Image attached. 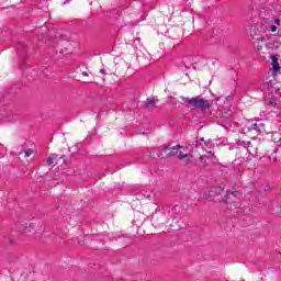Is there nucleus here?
<instances>
[{
	"instance_id": "39448f33",
	"label": "nucleus",
	"mask_w": 281,
	"mask_h": 281,
	"mask_svg": "<svg viewBox=\"0 0 281 281\" xmlns=\"http://www.w3.org/2000/svg\"><path fill=\"white\" fill-rule=\"evenodd\" d=\"M265 27L266 30H268V32H277L278 30V26H276V24H273V22L269 20L265 21Z\"/></svg>"
},
{
	"instance_id": "0eeeda50",
	"label": "nucleus",
	"mask_w": 281,
	"mask_h": 281,
	"mask_svg": "<svg viewBox=\"0 0 281 281\" xmlns=\"http://www.w3.org/2000/svg\"><path fill=\"white\" fill-rule=\"evenodd\" d=\"M271 60H272L273 71L276 72L279 71L281 67H280V63H278V56L271 55Z\"/></svg>"
},
{
	"instance_id": "f3484780",
	"label": "nucleus",
	"mask_w": 281,
	"mask_h": 281,
	"mask_svg": "<svg viewBox=\"0 0 281 281\" xmlns=\"http://www.w3.org/2000/svg\"><path fill=\"white\" fill-rule=\"evenodd\" d=\"M269 104H271V106H273V104H276V99L271 98L269 101H268Z\"/></svg>"
},
{
	"instance_id": "f257e3e1",
	"label": "nucleus",
	"mask_w": 281,
	"mask_h": 281,
	"mask_svg": "<svg viewBox=\"0 0 281 281\" xmlns=\"http://www.w3.org/2000/svg\"><path fill=\"white\" fill-rule=\"evenodd\" d=\"M181 148V146L177 145L173 147H157L153 150V153L150 154V157H158L159 159H166V157H175L178 155L179 159H188V157H190V155L188 154H183L182 151H180L179 149Z\"/></svg>"
},
{
	"instance_id": "393cba45",
	"label": "nucleus",
	"mask_w": 281,
	"mask_h": 281,
	"mask_svg": "<svg viewBox=\"0 0 281 281\" xmlns=\"http://www.w3.org/2000/svg\"><path fill=\"white\" fill-rule=\"evenodd\" d=\"M64 3H69V0H66Z\"/></svg>"
},
{
	"instance_id": "f03ea898",
	"label": "nucleus",
	"mask_w": 281,
	"mask_h": 281,
	"mask_svg": "<svg viewBox=\"0 0 281 281\" xmlns=\"http://www.w3.org/2000/svg\"><path fill=\"white\" fill-rule=\"evenodd\" d=\"M186 102L194 106V109H201L202 111H207V109H212V106H214V101L199 99V97L186 99Z\"/></svg>"
},
{
	"instance_id": "4468645a",
	"label": "nucleus",
	"mask_w": 281,
	"mask_h": 281,
	"mask_svg": "<svg viewBox=\"0 0 281 281\" xmlns=\"http://www.w3.org/2000/svg\"><path fill=\"white\" fill-rule=\"evenodd\" d=\"M24 155H25V157H31L32 155H34V149H32V148L26 149L24 151Z\"/></svg>"
},
{
	"instance_id": "2eb2a0df",
	"label": "nucleus",
	"mask_w": 281,
	"mask_h": 281,
	"mask_svg": "<svg viewBox=\"0 0 281 281\" xmlns=\"http://www.w3.org/2000/svg\"><path fill=\"white\" fill-rule=\"evenodd\" d=\"M46 164H47V166H52V165L54 164V158L49 156V157L46 159Z\"/></svg>"
},
{
	"instance_id": "f8f14e48",
	"label": "nucleus",
	"mask_w": 281,
	"mask_h": 281,
	"mask_svg": "<svg viewBox=\"0 0 281 281\" xmlns=\"http://www.w3.org/2000/svg\"><path fill=\"white\" fill-rule=\"evenodd\" d=\"M260 120H269V113L267 111L260 112Z\"/></svg>"
},
{
	"instance_id": "7ed1b4c3",
	"label": "nucleus",
	"mask_w": 281,
	"mask_h": 281,
	"mask_svg": "<svg viewBox=\"0 0 281 281\" xmlns=\"http://www.w3.org/2000/svg\"><path fill=\"white\" fill-rule=\"evenodd\" d=\"M244 133H251V131H255L257 135H260L261 133H265V123H262L261 120L248 121L246 125L243 128Z\"/></svg>"
},
{
	"instance_id": "a878e982",
	"label": "nucleus",
	"mask_w": 281,
	"mask_h": 281,
	"mask_svg": "<svg viewBox=\"0 0 281 281\" xmlns=\"http://www.w3.org/2000/svg\"><path fill=\"white\" fill-rule=\"evenodd\" d=\"M269 187H270V184L268 183V184H267V188H269Z\"/></svg>"
},
{
	"instance_id": "aec40b11",
	"label": "nucleus",
	"mask_w": 281,
	"mask_h": 281,
	"mask_svg": "<svg viewBox=\"0 0 281 281\" xmlns=\"http://www.w3.org/2000/svg\"><path fill=\"white\" fill-rule=\"evenodd\" d=\"M100 74H104V68H101V69H100Z\"/></svg>"
},
{
	"instance_id": "4be33fe9",
	"label": "nucleus",
	"mask_w": 281,
	"mask_h": 281,
	"mask_svg": "<svg viewBox=\"0 0 281 281\" xmlns=\"http://www.w3.org/2000/svg\"><path fill=\"white\" fill-rule=\"evenodd\" d=\"M200 142H205V138L201 137V138H200Z\"/></svg>"
},
{
	"instance_id": "b1692460",
	"label": "nucleus",
	"mask_w": 281,
	"mask_h": 281,
	"mask_svg": "<svg viewBox=\"0 0 281 281\" xmlns=\"http://www.w3.org/2000/svg\"><path fill=\"white\" fill-rule=\"evenodd\" d=\"M273 161H278V158H277V157H274V158H273Z\"/></svg>"
},
{
	"instance_id": "9d476101",
	"label": "nucleus",
	"mask_w": 281,
	"mask_h": 281,
	"mask_svg": "<svg viewBox=\"0 0 281 281\" xmlns=\"http://www.w3.org/2000/svg\"><path fill=\"white\" fill-rule=\"evenodd\" d=\"M239 146H243V148H246V150H248L249 146H251V142L239 140Z\"/></svg>"
},
{
	"instance_id": "20e7f679",
	"label": "nucleus",
	"mask_w": 281,
	"mask_h": 281,
	"mask_svg": "<svg viewBox=\"0 0 281 281\" xmlns=\"http://www.w3.org/2000/svg\"><path fill=\"white\" fill-rule=\"evenodd\" d=\"M212 159H214V154L212 151L209 153V155H202L200 156V166L203 168H207L212 164Z\"/></svg>"
},
{
	"instance_id": "ddd939ff",
	"label": "nucleus",
	"mask_w": 281,
	"mask_h": 281,
	"mask_svg": "<svg viewBox=\"0 0 281 281\" xmlns=\"http://www.w3.org/2000/svg\"><path fill=\"white\" fill-rule=\"evenodd\" d=\"M171 212L173 214H179V212H181V206L180 205H175L172 209H171Z\"/></svg>"
},
{
	"instance_id": "6e6552de",
	"label": "nucleus",
	"mask_w": 281,
	"mask_h": 281,
	"mask_svg": "<svg viewBox=\"0 0 281 281\" xmlns=\"http://www.w3.org/2000/svg\"><path fill=\"white\" fill-rule=\"evenodd\" d=\"M250 36H251V38L259 41L260 40V30H258L256 27L250 29Z\"/></svg>"
},
{
	"instance_id": "5701e85b",
	"label": "nucleus",
	"mask_w": 281,
	"mask_h": 281,
	"mask_svg": "<svg viewBox=\"0 0 281 281\" xmlns=\"http://www.w3.org/2000/svg\"><path fill=\"white\" fill-rule=\"evenodd\" d=\"M199 146H201V144L196 143L195 147L199 148Z\"/></svg>"
},
{
	"instance_id": "dca6fc26",
	"label": "nucleus",
	"mask_w": 281,
	"mask_h": 281,
	"mask_svg": "<svg viewBox=\"0 0 281 281\" xmlns=\"http://www.w3.org/2000/svg\"><path fill=\"white\" fill-rule=\"evenodd\" d=\"M50 157L54 161H57V159H60V157L57 154H52Z\"/></svg>"
},
{
	"instance_id": "9b49d317",
	"label": "nucleus",
	"mask_w": 281,
	"mask_h": 281,
	"mask_svg": "<svg viewBox=\"0 0 281 281\" xmlns=\"http://www.w3.org/2000/svg\"><path fill=\"white\" fill-rule=\"evenodd\" d=\"M155 99H147L146 101H145V106H147V108H150V106H155Z\"/></svg>"
},
{
	"instance_id": "a211bd4d",
	"label": "nucleus",
	"mask_w": 281,
	"mask_h": 281,
	"mask_svg": "<svg viewBox=\"0 0 281 281\" xmlns=\"http://www.w3.org/2000/svg\"><path fill=\"white\" fill-rule=\"evenodd\" d=\"M231 194H232V196H240L241 193L238 191H235V192H232Z\"/></svg>"
},
{
	"instance_id": "412c9836",
	"label": "nucleus",
	"mask_w": 281,
	"mask_h": 281,
	"mask_svg": "<svg viewBox=\"0 0 281 281\" xmlns=\"http://www.w3.org/2000/svg\"><path fill=\"white\" fill-rule=\"evenodd\" d=\"M82 76H89V74H87V71H83V72H82Z\"/></svg>"
},
{
	"instance_id": "6ab92c4d",
	"label": "nucleus",
	"mask_w": 281,
	"mask_h": 281,
	"mask_svg": "<svg viewBox=\"0 0 281 281\" xmlns=\"http://www.w3.org/2000/svg\"><path fill=\"white\" fill-rule=\"evenodd\" d=\"M280 19H274V23H276V25H280Z\"/></svg>"
},
{
	"instance_id": "423d86ee",
	"label": "nucleus",
	"mask_w": 281,
	"mask_h": 281,
	"mask_svg": "<svg viewBox=\"0 0 281 281\" xmlns=\"http://www.w3.org/2000/svg\"><path fill=\"white\" fill-rule=\"evenodd\" d=\"M247 153H249V155H252V157H256V155H258V146L255 143H250Z\"/></svg>"
},
{
	"instance_id": "1a4fd4ad",
	"label": "nucleus",
	"mask_w": 281,
	"mask_h": 281,
	"mask_svg": "<svg viewBox=\"0 0 281 281\" xmlns=\"http://www.w3.org/2000/svg\"><path fill=\"white\" fill-rule=\"evenodd\" d=\"M222 193H223V189H221V187L210 191L211 196H214V194H222Z\"/></svg>"
}]
</instances>
